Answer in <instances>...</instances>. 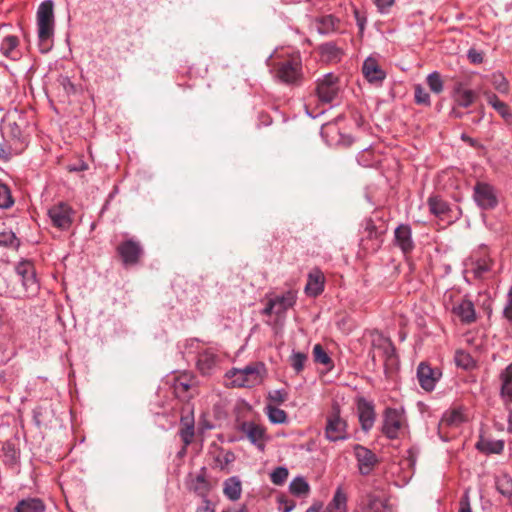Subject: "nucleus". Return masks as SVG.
<instances>
[{"mask_svg":"<svg viewBox=\"0 0 512 512\" xmlns=\"http://www.w3.org/2000/svg\"><path fill=\"white\" fill-rule=\"evenodd\" d=\"M37 26L39 49L42 53H47L52 47V38L54 36V3L52 0L43 1L37 10Z\"/></svg>","mask_w":512,"mask_h":512,"instance_id":"nucleus-1","label":"nucleus"},{"mask_svg":"<svg viewBox=\"0 0 512 512\" xmlns=\"http://www.w3.org/2000/svg\"><path fill=\"white\" fill-rule=\"evenodd\" d=\"M276 78L288 85H299L303 78L302 61L299 55L279 61L275 65Z\"/></svg>","mask_w":512,"mask_h":512,"instance_id":"nucleus-2","label":"nucleus"},{"mask_svg":"<svg viewBox=\"0 0 512 512\" xmlns=\"http://www.w3.org/2000/svg\"><path fill=\"white\" fill-rule=\"evenodd\" d=\"M407 428V419L403 408L388 407L383 413L382 433L391 440L397 439Z\"/></svg>","mask_w":512,"mask_h":512,"instance_id":"nucleus-3","label":"nucleus"},{"mask_svg":"<svg viewBox=\"0 0 512 512\" xmlns=\"http://www.w3.org/2000/svg\"><path fill=\"white\" fill-rule=\"evenodd\" d=\"M325 437L330 442L346 440L349 438L347 422L340 416V407L337 403L332 405L331 412L327 416Z\"/></svg>","mask_w":512,"mask_h":512,"instance_id":"nucleus-4","label":"nucleus"},{"mask_svg":"<svg viewBox=\"0 0 512 512\" xmlns=\"http://www.w3.org/2000/svg\"><path fill=\"white\" fill-rule=\"evenodd\" d=\"M265 372V365L261 362L247 365L243 369L235 370L233 383L239 387H252L262 381Z\"/></svg>","mask_w":512,"mask_h":512,"instance_id":"nucleus-5","label":"nucleus"},{"mask_svg":"<svg viewBox=\"0 0 512 512\" xmlns=\"http://www.w3.org/2000/svg\"><path fill=\"white\" fill-rule=\"evenodd\" d=\"M385 229L377 227L371 218L365 219L363 223V236L361 246L368 252H377L383 243V234Z\"/></svg>","mask_w":512,"mask_h":512,"instance_id":"nucleus-6","label":"nucleus"},{"mask_svg":"<svg viewBox=\"0 0 512 512\" xmlns=\"http://www.w3.org/2000/svg\"><path fill=\"white\" fill-rule=\"evenodd\" d=\"M117 254L120 256L123 266L131 267L137 265L144 250L139 241L130 238L122 241L116 248Z\"/></svg>","mask_w":512,"mask_h":512,"instance_id":"nucleus-7","label":"nucleus"},{"mask_svg":"<svg viewBox=\"0 0 512 512\" xmlns=\"http://www.w3.org/2000/svg\"><path fill=\"white\" fill-rule=\"evenodd\" d=\"M339 79L333 73H327L317 80L316 94L323 103H331L339 93Z\"/></svg>","mask_w":512,"mask_h":512,"instance_id":"nucleus-8","label":"nucleus"},{"mask_svg":"<svg viewBox=\"0 0 512 512\" xmlns=\"http://www.w3.org/2000/svg\"><path fill=\"white\" fill-rule=\"evenodd\" d=\"M15 271L20 277L27 296L35 295L39 289V284L33 264L27 260L21 261L16 265Z\"/></svg>","mask_w":512,"mask_h":512,"instance_id":"nucleus-9","label":"nucleus"},{"mask_svg":"<svg viewBox=\"0 0 512 512\" xmlns=\"http://www.w3.org/2000/svg\"><path fill=\"white\" fill-rule=\"evenodd\" d=\"M473 198L476 204L483 210H491L498 205L494 187L484 182L476 183Z\"/></svg>","mask_w":512,"mask_h":512,"instance_id":"nucleus-10","label":"nucleus"},{"mask_svg":"<svg viewBox=\"0 0 512 512\" xmlns=\"http://www.w3.org/2000/svg\"><path fill=\"white\" fill-rule=\"evenodd\" d=\"M48 216L52 224L60 230H68L73 222V210L64 202H60L50 207L48 210Z\"/></svg>","mask_w":512,"mask_h":512,"instance_id":"nucleus-11","label":"nucleus"},{"mask_svg":"<svg viewBox=\"0 0 512 512\" xmlns=\"http://www.w3.org/2000/svg\"><path fill=\"white\" fill-rule=\"evenodd\" d=\"M442 372L432 368L426 362H421L417 367V379L422 389L431 392L435 389L436 383L440 380Z\"/></svg>","mask_w":512,"mask_h":512,"instance_id":"nucleus-12","label":"nucleus"},{"mask_svg":"<svg viewBox=\"0 0 512 512\" xmlns=\"http://www.w3.org/2000/svg\"><path fill=\"white\" fill-rule=\"evenodd\" d=\"M240 431L243 432L249 441L256 446L260 451H264L268 437L265 428L255 422H243L240 426Z\"/></svg>","mask_w":512,"mask_h":512,"instance_id":"nucleus-13","label":"nucleus"},{"mask_svg":"<svg viewBox=\"0 0 512 512\" xmlns=\"http://www.w3.org/2000/svg\"><path fill=\"white\" fill-rule=\"evenodd\" d=\"M393 244L404 255H408L414 250L415 243L412 237V228L409 224H400L395 228Z\"/></svg>","mask_w":512,"mask_h":512,"instance_id":"nucleus-14","label":"nucleus"},{"mask_svg":"<svg viewBox=\"0 0 512 512\" xmlns=\"http://www.w3.org/2000/svg\"><path fill=\"white\" fill-rule=\"evenodd\" d=\"M354 454L358 462L359 472L362 475H368L378 462L377 456L368 448L356 444Z\"/></svg>","mask_w":512,"mask_h":512,"instance_id":"nucleus-15","label":"nucleus"},{"mask_svg":"<svg viewBox=\"0 0 512 512\" xmlns=\"http://www.w3.org/2000/svg\"><path fill=\"white\" fill-rule=\"evenodd\" d=\"M362 73L370 84L377 86L382 85L386 78V72L381 68L377 60L373 57H368L365 59L362 65Z\"/></svg>","mask_w":512,"mask_h":512,"instance_id":"nucleus-16","label":"nucleus"},{"mask_svg":"<svg viewBox=\"0 0 512 512\" xmlns=\"http://www.w3.org/2000/svg\"><path fill=\"white\" fill-rule=\"evenodd\" d=\"M357 412L362 430L368 432L373 427L376 418L374 405L361 398L357 403Z\"/></svg>","mask_w":512,"mask_h":512,"instance_id":"nucleus-17","label":"nucleus"},{"mask_svg":"<svg viewBox=\"0 0 512 512\" xmlns=\"http://www.w3.org/2000/svg\"><path fill=\"white\" fill-rule=\"evenodd\" d=\"M372 348L381 352L386 361H393L396 358V349L390 338L382 333H372Z\"/></svg>","mask_w":512,"mask_h":512,"instance_id":"nucleus-18","label":"nucleus"},{"mask_svg":"<svg viewBox=\"0 0 512 512\" xmlns=\"http://www.w3.org/2000/svg\"><path fill=\"white\" fill-rule=\"evenodd\" d=\"M452 311L465 324H470L476 320L474 305L468 299H462L453 307Z\"/></svg>","mask_w":512,"mask_h":512,"instance_id":"nucleus-19","label":"nucleus"},{"mask_svg":"<svg viewBox=\"0 0 512 512\" xmlns=\"http://www.w3.org/2000/svg\"><path fill=\"white\" fill-rule=\"evenodd\" d=\"M296 293L294 291H286L282 295H277L271 298L273 305L276 310V315L281 316L286 313V311L293 307L296 303Z\"/></svg>","mask_w":512,"mask_h":512,"instance_id":"nucleus-20","label":"nucleus"},{"mask_svg":"<svg viewBox=\"0 0 512 512\" xmlns=\"http://www.w3.org/2000/svg\"><path fill=\"white\" fill-rule=\"evenodd\" d=\"M316 29L322 35L332 34L339 29L340 19L332 14L317 17Z\"/></svg>","mask_w":512,"mask_h":512,"instance_id":"nucleus-21","label":"nucleus"},{"mask_svg":"<svg viewBox=\"0 0 512 512\" xmlns=\"http://www.w3.org/2000/svg\"><path fill=\"white\" fill-rule=\"evenodd\" d=\"M46 505L42 499L27 497L17 502L13 512H45Z\"/></svg>","mask_w":512,"mask_h":512,"instance_id":"nucleus-22","label":"nucleus"},{"mask_svg":"<svg viewBox=\"0 0 512 512\" xmlns=\"http://www.w3.org/2000/svg\"><path fill=\"white\" fill-rule=\"evenodd\" d=\"M324 290V276L319 270L309 273L305 291L310 296H318Z\"/></svg>","mask_w":512,"mask_h":512,"instance_id":"nucleus-23","label":"nucleus"},{"mask_svg":"<svg viewBox=\"0 0 512 512\" xmlns=\"http://www.w3.org/2000/svg\"><path fill=\"white\" fill-rule=\"evenodd\" d=\"M223 493L231 501H237L241 497L242 483L239 477L232 476L223 483Z\"/></svg>","mask_w":512,"mask_h":512,"instance_id":"nucleus-24","label":"nucleus"},{"mask_svg":"<svg viewBox=\"0 0 512 512\" xmlns=\"http://www.w3.org/2000/svg\"><path fill=\"white\" fill-rule=\"evenodd\" d=\"M324 512H347V495L341 487L336 489Z\"/></svg>","mask_w":512,"mask_h":512,"instance_id":"nucleus-25","label":"nucleus"},{"mask_svg":"<svg viewBox=\"0 0 512 512\" xmlns=\"http://www.w3.org/2000/svg\"><path fill=\"white\" fill-rule=\"evenodd\" d=\"M217 355L209 350H205L198 355L197 367L202 374H209L215 367Z\"/></svg>","mask_w":512,"mask_h":512,"instance_id":"nucleus-26","label":"nucleus"},{"mask_svg":"<svg viewBox=\"0 0 512 512\" xmlns=\"http://www.w3.org/2000/svg\"><path fill=\"white\" fill-rule=\"evenodd\" d=\"M190 489L201 498L208 496L210 491V483L205 477V468L201 469V472L192 480Z\"/></svg>","mask_w":512,"mask_h":512,"instance_id":"nucleus-27","label":"nucleus"},{"mask_svg":"<svg viewBox=\"0 0 512 512\" xmlns=\"http://www.w3.org/2000/svg\"><path fill=\"white\" fill-rule=\"evenodd\" d=\"M2 134L15 141H21L23 138V131L21 125L10 117L2 126Z\"/></svg>","mask_w":512,"mask_h":512,"instance_id":"nucleus-28","label":"nucleus"},{"mask_svg":"<svg viewBox=\"0 0 512 512\" xmlns=\"http://www.w3.org/2000/svg\"><path fill=\"white\" fill-rule=\"evenodd\" d=\"M476 447L479 451L487 454H501L504 450V441L481 439L477 442Z\"/></svg>","mask_w":512,"mask_h":512,"instance_id":"nucleus-29","label":"nucleus"},{"mask_svg":"<svg viewBox=\"0 0 512 512\" xmlns=\"http://www.w3.org/2000/svg\"><path fill=\"white\" fill-rule=\"evenodd\" d=\"M428 206L430 212L439 218H443L450 211L448 203L438 196L429 197Z\"/></svg>","mask_w":512,"mask_h":512,"instance_id":"nucleus-30","label":"nucleus"},{"mask_svg":"<svg viewBox=\"0 0 512 512\" xmlns=\"http://www.w3.org/2000/svg\"><path fill=\"white\" fill-rule=\"evenodd\" d=\"M485 96L488 104H490L502 116V118L509 120L512 117L508 105L499 100L496 94L486 93Z\"/></svg>","mask_w":512,"mask_h":512,"instance_id":"nucleus-31","label":"nucleus"},{"mask_svg":"<svg viewBox=\"0 0 512 512\" xmlns=\"http://www.w3.org/2000/svg\"><path fill=\"white\" fill-rule=\"evenodd\" d=\"M365 512H392L387 502L375 495H368Z\"/></svg>","mask_w":512,"mask_h":512,"instance_id":"nucleus-32","label":"nucleus"},{"mask_svg":"<svg viewBox=\"0 0 512 512\" xmlns=\"http://www.w3.org/2000/svg\"><path fill=\"white\" fill-rule=\"evenodd\" d=\"M18 38L13 35H8L3 38L0 44V51L2 55L7 58L15 59L14 52L16 47L18 46Z\"/></svg>","mask_w":512,"mask_h":512,"instance_id":"nucleus-33","label":"nucleus"},{"mask_svg":"<svg viewBox=\"0 0 512 512\" xmlns=\"http://www.w3.org/2000/svg\"><path fill=\"white\" fill-rule=\"evenodd\" d=\"M190 388H191L190 383L188 381H186L185 379H183L182 377L177 378L174 381V384H173L174 394L177 398H179L182 401H187L192 397L190 394H188Z\"/></svg>","mask_w":512,"mask_h":512,"instance_id":"nucleus-34","label":"nucleus"},{"mask_svg":"<svg viewBox=\"0 0 512 512\" xmlns=\"http://www.w3.org/2000/svg\"><path fill=\"white\" fill-rule=\"evenodd\" d=\"M289 489L293 495L301 497L309 493L310 486L303 477H296L291 481Z\"/></svg>","mask_w":512,"mask_h":512,"instance_id":"nucleus-35","label":"nucleus"},{"mask_svg":"<svg viewBox=\"0 0 512 512\" xmlns=\"http://www.w3.org/2000/svg\"><path fill=\"white\" fill-rule=\"evenodd\" d=\"M320 52L329 60L340 59L341 55L343 54V51L334 42H327L322 44L320 46Z\"/></svg>","mask_w":512,"mask_h":512,"instance_id":"nucleus-36","label":"nucleus"},{"mask_svg":"<svg viewBox=\"0 0 512 512\" xmlns=\"http://www.w3.org/2000/svg\"><path fill=\"white\" fill-rule=\"evenodd\" d=\"M426 82L430 90L435 94H440L444 89L443 80L437 71L428 74Z\"/></svg>","mask_w":512,"mask_h":512,"instance_id":"nucleus-37","label":"nucleus"},{"mask_svg":"<svg viewBox=\"0 0 512 512\" xmlns=\"http://www.w3.org/2000/svg\"><path fill=\"white\" fill-rule=\"evenodd\" d=\"M266 409L268 418L272 423L283 424L287 422L288 417L284 410L271 405H268Z\"/></svg>","mask_w":512,"mask_h":512,"instance_id":"nucleus-38","label":"nucleus"},{"mask_svg":"<svg viewBox=\"0 0 512 512\" xmlns=\"http://www.w3.org/2000/svg\"><path fill=\"white\" fill-rule=\"evenodd\" d=\"M454 360L458 367H461L466 370L471 369L475 366V362L472 356L463 350L456 351Z\"/></svg>","mask_w":512,"mask_h":512,"instance_id":"nucleus-39","label":"nucleus"},{"mask_svg":"<svg viewBox=\"0 0 512 512\" xmlns=\"http://www.w3.org/2000/svg\"><path fill=\"white\" fill-rule=\"evenodd\" d=\"M491 260L479 259L473 263L472 273L476 278H483V276L491 270Z\"/></svg>","mask_w":512,"mask_h":512,"instance_id":"nucleus-40","label":"nucleus"},{"mask_svg":"<svg viewBox=\"0 0 512 512\" xmlns=\"http://www.w3.org/2000/svg\"><path fill=\"white\" fill-rule=\"evenodd\" d=\"M476 97V92L469 89L465 90V92H462L460 95H457L454 98V101L459 107L468 108L474 103Z\"/></svg>","mask_w":512,"mask_h":512,"instance_id":"nucleus-41","label":"nucleus"},{"mask_svg":"<svg viewBox=\"0 0 512 512\" xmlns=\"http://www.w3.org/2000/svg\"><path fill=\"white\" fill-rule=\"evenodd\" d=\"M307 359H308L307 354H305L303 352L293 351V353L291 354V356L289 358V362H290L291 367L298 374L304 369Z\"/></svg>","mask_w":512,"mask_h":512,"instance_id":"nucleus-42","label":"nucleus"},{"mask_svg":"<svg viewBox=\"0 0 512 512\" xmlns=\"http://www.w3.org/2000/svg\"><path fill=\"white\" fill-rule=\"evenodd\" d=\"M20 245L19 239L11 230L0 232V246L18 248Z\"/></svg>","mask_w":512,"mask_h":512,"instance_id":"nucleus-43","label":"nucleus"},{"mask_svg":"<svg viewBox=\"0 0 512 512\" xmlns=\"http://www.w3.org/2000/svg\"><path fill=\"white\" fill-rule=\"evenodd\" d=\"M313 357L316 363L328 366L332 364V359L327 354V352L323 349L320 344H316L313 347Z\"/></svg>","mask_w":512,"mask_h":512,"instance_id":"nucleus-44","label":"nucleus"},{"mask_svg":"<svg viewBox=\"0 0 512 512\" xmlns=\"http://www.w3.org/2000/svg\"><path fill=\"white\" fill-rule=\"evenodd\" d=\"M289 475L286 467L280 466L275 468L270 474L271 482L275 485H282L287 480Z\"/></svg>","mask_w":512,"mask_h":512,"instance_id":"nucleus-45","label":"nucleus"},{"mask_svg":"<svg viewBox=\"0 0 512 512\" xmlns=\"http://www.w3.org/2000/svg\"><path fill=\"white\" fill-rule=\"evenodd\" d=\"M13 204L10 189L7 185L0 183V208L7 209Z\"/></svg>","mask_w":512,"mask_h":512,"instance_id":"nucleus-46","label":"nucleus"},{"mask_svg":"<svg viewBox=\"0 0 512 512\" xmlns=\"http://www.w3.org/2000/svg\"><path fill=\"white\" fill-rule=\"evenodd\" d=\"M414 98L417 104L430 106V95L421 85L415 86Z\"/></svg>","mask_w":512,"mask_h":512,"instance_id":"nucleus-47","label":"nucleus"},{"mask_svg":"<svg viewBox=\"0 0 512 512\" xmlns=\"http://www.w3.org/2000/svg\"><path fill=\"white\" fill-rule=\"evenodd\" d=\"M443 422H445L447 425H458L461 422H463L464 417L461 411L459 410H453L449 413H446L443 417Z\"/></svg>","mask_w":512,"mask_h":512,"instance_id":"nucleus-48","label":"nucleus"},{"mask_svg":"<svg viewBox=\"0 0 512 512\" xmlns=\"http://www.w3.org/2000/svg\"><path fill=\"white\" fill-rule=\"evenodd\" d=\"M500 380L502 382L501 395L504 396V390L512 382V364L508 365L500 374Z\"/></svg>","mask_w":512,"mask_h":512,"instance_id":"nucleus-49","label":"nucleus"},{"mask_svg":"<svg viewBox=\"0 0 512 512\" xmlns=\"http://www.w3.org/2000/svg\"><path fill=\"white\" fill-rule=\"evenodd\" d=\"M194 434V426L182 427L179 431V435L185 446H188L192 443Z\"/></svg>","mask_w":512,"mask_h":512,"instance_id":"nucleus-50","label":"nucleus"},{"mask_svg":"<svg viewBox=\"0 0 512 512\" xmlns=\"http://www.w3.org/2000/svg\"><path fill=\"white\" fill-rule=\"evenodd\" d=\"M288 393L283 389H277L270 391L268 394V398L277 404H281L287 400Z\"/></svg>","mask_w":512,"mask_h":512,"instance_id":"nucleus-51","label":"nucleus"},{"mask_svg":"<svg viewBox=\"0 0 512 512\" xmlns=\"http://www.w3.org/2000/svg\"><path fill=\"white\" fill-rule=\"evenodd\" d=\"M235 460V455L231 451L225 452L222 456H218L216 461L221 470H224L231 462Z\"/></svg>","mask_w":512,"mask_h":512,"instance_id":"nucleus-52","label":"nucleus"},{"mask_svg":"<svg viewBox=\"0 0 512 512\" xmlns=\"http://www.w3.org/2000/svg\"><path fill=\"white\" fill-rule=\"evenodd\" d=\"M493 85L501 93L508 91V82L501 74L493 75Z\"/></svg>","mask_w":512,"mask_h":512,"instance_id":"nucleus-53","label":"nucleus"},{"mask_svg":"<svg viewBox=\"0 0 512 512\" xmlns=\"http://www.w3.org/2000/svg\"><path fill=\"white\" fill-rule=\"evenodd\" d=\"M353 13H354V17L356 20V24L359 28V32H360V34H363V32L365 30L366 23H367V18L357 8H354Z\"/></svg>","mask_w":512,"mask_h":512,"instance_id":"nucleus-54","label":"nucleus"},{"mask_svg":"<svg viewBox=\"0 0 512 512\" xmlns=\"http://www.w3.org/2000/svg\"><path fill=\"white\" fill-rule=\"evenodd\" d=\"M467 57L473 64H480L483 62V53L474 48L468 50Z\"/></svg>","mask_w":512,"mask_h":512,"instance_id":"nucleus-55","label":"nucleus"},{"mask_svg":"<svg viewBox=\"0 0 512 512\" xmlns=\"http://www.w3.org/2000/svg\"><path fill=\"white\" fill-rule=\"evenodd\" d=\"M503 315L506 319L512 321V288L509 290L508 301L503 310Z\"/></svg>","mask_w":512,"mask_h":512,"instance_id":"nucleus-56","label":"nucleus"},{"mask_svg":"<svg viewBox=\"0 0 512 512\" xmlns=\"http://www.w3.org/2000/svg\"><path fill=\"white\" fill-rule=\"evenodd\" d=\"M202 499V504L197 508L196 512H215L212 502L207 497Z\"/></svg>","mask_w":512,"mask_h":512,"instance_id":"nucleus-57","label":"nucleus"},{"mask_svg":"<svg viewBox=\"0 0 512 512\" xmlns=\"http://www.w3.org/2000/svg\"><path fill=\"white\" fill-rule=\"evenodd\" d=\"M3 450L5 451V455L7 457H10L11 460H16L17 459V451L15 449V446L14 444L10 443V442H6L3 446Z\"/></svg>","mask_w":512,"mask_h":512,"instance_id":"nucleus-58","label":"nucleus"},{"mask_svg":"<svg viewBox=\"0 0 512 512\" xmlns=\"http://www.w3.org/2000/svg\"><path fill=\"white\" fill-rule=\"evenodd\" d=\"M375 5L381 13L386 12L394 3V0H374Z\"/></svg>","mask_w":512,"mask_h":512,"instance_id":"nucleus-59","label":"nucleus"},{"mask_svg":"<svg viewBox=\"0 0 512 512\" xmlns=\"http://www.w3.org/2000/svg\"><path fill=\"white\" fill-rule=\"evenodd\" d=\"M459 512H472L469 502V496L466 492L464 496L460 500V509Z\"/></svg>","mask_w":512,"mask_h":512,"instance_id":"nucleus-60","label":"nucleus"},{"mask_svg":"<svg viewBox=\"0 0 512 512\" xmlns=\"http://www.w3.org/2000/svg\"><path fill=\"white\" fill-rule=\"evenodd\" d=\"M261 313L262 315H271L273 313L276 314V310L271 299L268 300L265 308L262 310Z\"/></svg>","mask_w":512,"mask_h":512,"instance_id":"nucleus-61","label":"nucleus"},{"mask_svg":"<svg viewBox=\"0 0 512 512\" xmlns=\"http://www.w3.org/2000/svg\"><path fill=\"white\" fill-rule=\"evenodd\" d=\"M466 89L463 88V83L462 82H457L454 84L453 86V90H452V97L453 99L457 96V95H460L462 92H465Z\"/></svg>","mask_w":512,"mask_h":512,"instance_id":"nucleus-62","label":"nucleus"},{"mask_svg":"<svg viewBox=\"0 0 512 512\" xmlns=\"http://www.w3.org/2000/svg\"><path fill=\"white\" fill-rule=\"evenodd\" d=\"M87 169V165L84 163V162H81L79 164H74V165H69L68 166V170L70 172H79V171H84Z\"/></svg>","mask_w":512,"mask_h":512,"instance_id":"nucleus-63","label":"nucleus"},{"mask_svg":"<svg viewBox=\"0 0 512 512\" xmlns=\"http://www.w3.org/2000/svg\"><path fill=\"white\" fill-rule=\"evenodd\" d=\"M498 490L502 495L510 496L512 493V484L510 483V481H507V487L502 488L498 486Z\"/></svg>","mask_w":512,"mask_h":512,"instance_id":"nucleus-64","label":"nucleus"}]
</instances>
